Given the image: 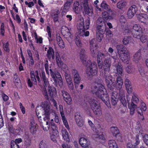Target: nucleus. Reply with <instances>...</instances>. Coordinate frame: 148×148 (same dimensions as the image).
Masks as SVG:
<instances>
[{"mask_svg": "<svg viewBox=\"0 0 148 148\" xmlns=\"http://www.w3.org/2000/svg\"><path fill=\"white\" fill-rule=\"evenodd\" d=\"M36 114L38 118L40 119L41 118H43V120L46 121V125L49 124L51 121H53L55 119V121L56 123H58L59 119L58 116L56 115L55 113H51V110L49 104L47 102H42L40 106H38L36 109Z\"/></svg>", "mask_w": 148, "mask_h": 148, "instance_id": "obj_1", "label": "nucleus"}, {"mask_svg": "<svg viewBox=\"0 0 148 148\" xmlns=\"http://www.w3.org/2000/svg\"><path fill=\"white\" fill-rule=\"evenodd\" d=\"M113 12L111 9L104 11L102 14V17H99L97 21L96 24L97 25V30L96 38L98 41H101L103 37V34L106 28V24L104 21H110L114 18Z\"/></svg>", "mask_w": 148, "mask_h": 148, "instance_id": "obj_2", "label": "nucleus"}, {"mask_svg": "<svg viewBox=\"0 0 148 148\" xmlns=\"http://www.w3.org/2000/svg\"><path fill=\"white\" fill-rule=\"evenodd\" d=\"M85 53L84 49L81 50L80 54L81 60L85 65L87 66L88 64L90 65L87 67L86 71L87 76L90 77L94 76L96 75L97 73V71L95 69L97 68L96 63L95 62H91L90 60H88L87 62V57Z\"/></svg>", "mask_w": 148, "mask_h": 148, "instance_id": "obj_3", "label": "nucleus"}, {"mask_svg": "<svg viewBox=\"0 0 148 148\" xmlns=\"http://www.w3.org/2000/svg\"><path fill=\"white\" fill-rule=\"evenodd\" d=\"M98 86H95L92 88V93L100 98L109 107V98L104 86L100 83H97Z\"/></svg>", "mask_w": 148, "mask_h": 148, "instance_id": "obj_4", "label": "nucleus"}, {"mask_svg": "<svg viewBox=\"0 0 148 148\" xmlns=\"http://www.w3.org/2000/svg\"><path fill=\"white\" fill-rule=\"evenodd\" d=\"M106 56V54L99 52L97 57V61L99 71L101 73L105 74L109 72L111 64L110 59H106L104 60L103 64H102L103 60Z\"/></svg>", "mask_w": 148, "mask_h": 148, "instance_id": "obj_5", "label": "nucleus"}, {"mask_svg": "<svg viewBox=\"0 0 148 148\" xmlns=\"http://www.w3.org/2000/svg\"><path fill=\"white\" fill-rule=\"evenodd\" d=\"M40 77H42L44 82V88L42 89V92L47 99L51 98L56 93V88L50 86L48 79L46 78L45 73L42 71Z\"/></svg>", "mask_w": 148, "mask_h": 148, "instance_id": "obj_6", "label": "nucleus"}, {"mask_svg": "<svg viewBox=\"0 0 148 148\" xmlns=\"http://www.w3.org/2000/svg\"><path fill=\"white\" fill-rule=\"evenodd\" d=\"M83 18H81L78 21L77 28L79 35L81 36H88L89 34L88 31H85L88 29L90 24L89 19H87L84 23Z\"/></svg>", "mask_w": 148, "mask_h": 148, "instance_id": "obj_7", "label": "nucleus"}, {"mask_svg": "<svg viewBox=\"0 0 148 148\" xmlns=\"http://www.w3.org/2000/svg\"><path fill=\"white\" fill-rule=\"evenodd\" d=\"M116 48L117 53L122 61L124 63L128 64L130 59V56L126 48L123 45L121 44L117 45Z\"/></svg>", "mask_w": 148, "mask_h": 148, "instance_id": "obj_8", "label": "nucleus"}, {"mask_svg": "<svg viewBox=\"0 0 148 148\" xmlns=\"http://www.w3.org/2000/svg\"><path fill=\"white\" fill-rule=\"evenodd\" d=\"M111 103L113 105H116L119 99L121 103L124 106L127 105V102L125 98V95L123 93H121L118 95V93L115 92H113L111 95Z\"/></svg>", "mask_w": 148, "mask_h": 148, "instance_id": "obj_9", "label": "nucleus"}, {"mask_svg": "<svg viewBox=\"0 0 148 148\" xmlns=\"http://www.w3.org/2000/svg\"><path fill=\"white\" fill-rule=\"evenodd\" d=\"M49 71L52 79L51 80H53L54 81L53 83L56 86H57L59 85L60 87H62L63 83L60 73L56 71H53L51 69L49 70Z\"/></svg>", "mask_w": 148, "mask_h": 148, "instance_id": "obj_10", "label": "nucleus"}, {"mask_svg": "<svg viewBox=\"0 0 148 148\" xmlns=\"http://www.w3.org/2000/svg\"><path fill=\"white\" fill-rule=\"evenodd\" d=\"M88 0H83L81 3V10L83 13L89 16H92L93 15L92 8L89 6L88 4Z\"/></svg>", "mask_w": 148, "mask_h": 148, "instance_id": "obj_11", "label": "nucleus"}, {"mask_svg": "<svg viewBox=\"0 0 148 148\" xmlns=\"http://www.w3.org/2000/svg\"><path fill=\"white\" fill-rule=\"evenodd\" d=\"M89 103L94 114L98 116H100L102 114V112L101 108L98 105L97 101L95 100L90 99Z\"/></svg>", "mask_w": 148, "mask_h": 148, "instance_id": "obj_12", "label": "nucleus"}, {"mask_svg": "<svg viewBox=\"0 0 148 148\" xmlns=\"http://www.w3.org/2000/svg\"><path fill=\"white\" fill-rule=\"evenodd\" d=\"M105 79L106 84L109 89L112 90L115 88V79L110 75H105Z\"/></svg>", "mask_w": 148, "mask_h": 148, "instance_id": "obj_13", "label": "nucleus"}, {"mask_svg": "<svg viewBox=\"0 0 148 148\" xmlns=\"http://www.w3.org/2000/svg\"><path fill=\"white\" fill-rule=\"evenodd\" d=\"M61 31L62 34L64 36L65 38L70 43L72 39L73 36L69 32V28L65 26H63L61 28Z\"/></svg>", "mask_w": 148, "mask_h": 148, "instance_id": "obj_14", "label": "nucleus"}, {"mask_svg": "<svg viewBox=\"0 0 148 148\" xmlns=\"http://www.w3.org/2000/svg\"><path fill=\"white\" fill-rule=\"evenodd\" d=\"M56 59L57 64L59 68L64 71L68 70V68L67 65L62 61L58 53H56Z\"/></svg>", "mask_w": 148, "mask_h": 148, "instance_id": "obj_15", "label": "nucleus"}, {"mask_svg": "<svg viewBox=\"0 0 148 148\" xmlns=\"http://www.w3.org/2000/svg\"><path fill=\"white\" fill-rule=\"evenodd\" d=\"M72 74L74 76V82L75 87L76 88H77L80 83L81 78L77 71L75 69H74L72 70Z\"/></svg>", "mask_w": 148, "mask_h": 148, "instance_id": "obj_16", "label": "nucleus"}, {"mask_svg": "<svg viewBox=\"0 0 148 148\" xmlns=\"http://www.w3.org/2000/svg\"><path fill=\"white\" fill-rule=\"evenodd\" d=\"M133 29L135 31V33L134 34V37L137 38H139L140 35L142 34V29L140 26L138 24H134L133 27Z\"/></svg>", "mask_w": 148, "mask_h": 148, "instance_id": "obj_17", "label": "nucleus"}, {"mask_svg": "<svg viewBox=\"0 0 148 148\" xmlns=\"http://www.w3.org/2000/svg\"><path fill=\"white\" fill-rule=\"evenodd\" d=\"M99 127L98 128L97 130L96 129H95V130L93 129V131L95 134L93 135V137L99 138L101 139L104 140L106 138V136L104 135L102 133V130L100 126H99Z\"/></svg>", "mask_w": 148, "mask_h": 148, "instance_id": "obj_18", "label": "nucleus"}, {"mask_svg": "<svg viewBox=\"0 0 148 148\" xmlns=\"http://www.w3.org/2000/svg\"><path fill=\"white\" fill-rule=\"evenodd\" d=\"M138 20L143 23L145 25L148 24V16L146 14L141 13L137 14Z\"/></svg>", "mask_w": 148, "mask_h": 148, "instance_id": "obj_19", "label": "nucleus"}, {"mask_svg": "<svg viewBox=\"0 0 148 148\" xmlns=\"http://www.w3.org/2000/svg\"><path fill=\"white\" fill-rule=\"evenodd\" d=\"M95 39H93L91 40L90 42V51L93 56L95 55L97 52V46L95 44Z\"/></svg>", "mask_w": 148, "mask_h": 148, "instance_id": "obj_20", "label": "nucleus"}, {"mask_svg": "<svg viewBox=\"0 0 148 148\" xmlns=\"http://www.w3.org/2000/svg\"><path fill=\"white\" fill-rule=\"evenodd\" d=\"M75 119L78 126L80 127H82L83 126L84 121L79 113L78 112L75 113Z\"/></svg>", "mask_w": 148, "mask_h": 148, "instance_id": "obj_21", "label": "nucleus"}, {"mask_svg": "<svg viewBox=\"0 0 148 148\" xmlns=\"http://www.w3.org/2000/svg\"><path fill=\"white\" fill-rule=\"evenodd\" d=\"M62 96L65 101L67 104L70 105L71 104L72 99L69 94L66 91H62Z\"/></svg>", "mask_w": 148, "mask_h": 148, "instance_id": "obj_22", "label": "nucleus"}, {"mask_svg": "<svg viewBox=\"0 0 148 148\" xmlns=\"http://www.w3.org/2000/svg\"><path fill=\"white\" fill-rule=\"evenodd\" d=\"M79 143L83 147L85 148H91L89 142H88L87 139L84 138H81L79 140Z\"/></svg>", "mask_w": 148, "mask_h": 148, "instance_id": "obj_23", "label": "nucleus"}, {"mask_svg": "<svg viewBox=\"0 0 148 148\" xmlns=\"http://www.w3.org/2000/svg\"><path fill=\"white\" fill-rule=\"evenodd\" d=\"M65 77L69 88L70 89L73 90V85L70 75L66 73Z\"/></svg>", "mask_w": 148, "mask_h": 148, "instance_id": "obj_24", "label": "nucleus"}, {"mask_svg": "<svg viewBox=\"0 0 148 148\" xmlns=\"http://www.w3.org/2000/svg\"><path fill=\"white\" fill-rule=\"evenodd\" d=\"M39 71H32L30 72L31 77L32 80L35 83H36V80L35 77H36L38 81L40 82V79L38 76Z\"/></svg>", "mask_w": 148, "mask_h": 148, "instance_id": "obj_25", "label": "nucleus"}, {"mask_svg": "<svg viewBox=\"0 0 148 148\" xmlns=\"http://www.w3.org/2000/svg\"><path fill=\"white\" fill-rule=\"evenodd\" d=\"M142 49H139L134 55L133 60L135 62L138 63L141 58Z\"/></svg>", "mask_w": 148, "mask_h": 148, "instance_id": "obj_26", "label": "nucleus"}, {"mask_svg": "<svg viewBox=\"0 0 148 148\" xmlns=\"http://www.w3.org/2000/svg\"><path fill=\"white\" fill-rule=\"evenodd\" d=\"M125 85L127 92L130 94L132 92V88L131 85V82L129 79H126L125 80Z\"/></svg>", "mask_w": 148, "mask_h": 148, "instance_id": "obj_27", "label": "nucleus"}, {"mask_svg": "<svg viewBox=\"0 0 148 148\" xmlns=\"http://www.w3.org/2000/svg\"><path fill=\"white\" fill-rule=\"evenodd\" d=\"M62 138L66 142H69V135L66 130L63 128L62 131Z\"/></svg>", "mask_w": 148, "mask_h": 148, "instance_id": "obj_28", "label": "nucleus"}, {"mask_svg": "<svg viewBox=\"0 0 148 148\" xmlns=\"http://www.w3.org/2000/svg\"><path fill=\"white\" fill-rule=\"evenodd\" d=\"M73 8L75 13L76 14H78L79 13L81 9V5H79L78 2H75L73 5Z\"/></svg>", "mask_w": 148, "mask_h": 148, "instance_id": "obj_29", "label": "nucleus"}, {"mask_svg": "<svg viewBox=\"0 0 148 148\" xmlns=\"http://www.w3.org/2000/svg\"><path fill=\"white\" fill-rule=\"evenodd\" d=\"M37 124L34 120L32 121L30 123L29 129L30 132L32 134L35 133L37 129L36 127Z\"/></svg>", "mask_w": 148, "mask_h": 148, "instance_id": "obj_30", "label": "nucleus"}, {"mask_svg": "<svg viewBox=\"0 0 148 148\" xmlns=\"http://www.w3.org/2000/svg\"><path fill=\"white\" fill-rule=\"evenodd\" d=\"M127 4V2L125 1H121L119 2L117 4V8L122 10L125 8Z\"/></svg>", "mask_w": 148, "mask_h": 148, "instance_id": "obj_31", "label": "nucleus"}, {"mask_svg": "<svg viewBox=\"0 0 148 148\" xmlns=\"http://www.w3.org/2000/svg\"><path fill=\"white\" fill-rule=\"evenodd\" d=\"M47 56L49 58H50L51 57L53 59L54 58V51L53 48L51 47H49V49L47 51Z\"/></svg>", "mask_w": 148, "mask_h": 148, "instance_id": "obj_32", "label": "nucleus"}, {"mask_svg": "<svg viewBox=\"0 0 148 148\" xmlns=\"http://www.w3.org/2000/svg\"><path fill=\"white\" fill-rule=\"evenodd\" d=\"M123 84V80L121 77H118L116 79V83L115 87L120 89L121 88Z\"/></svg>", "mask_w": 148, "mask_h": 148, "instance_id": "obj_33", "label": "nucleus"}, {"mask_svg": "<svg viewBox=\"0 0 148 148\" xmlns=\"http://www.w3.org/2000/svg\"><path fill=\"white\" fill-rule=\"evenodd\" d=\"M108 51L110 53V55L114 60H116L117 58V55L116 53H114V50L111 47H110L108 50Z\"/></svg>", "mask_w": 148, "mask_h": 148, "instance_id": "obj_34", "label": "nucleus"}, {"mask_svg": "<svg viewBox=\"0 0 148 148\" xmlns=\"http://www.w3.org/2000/svg\"><path fill=\"white\" fill-rule=\"evenodd\" d=\"M128 106L130 110V114L132 115L133 114L134 112L135 108H136L137 107L136 106L134 103H131V104H130L128 103Z\"/></svg>", "mask_w": 148, "mask_h": 148, "instance_id": "obj_35", "label": "nucleus"}, {"mask_svg": "<svg viewBox=\"0 0 148 148\" xmlns=\"http://www.w3.org/2000/svg\"><path fill=\"white\" fill-rule=\"evenodd\" d=\"M56 40L60 48H63L64 47V43L60 36H57Z\"/></svg>", "mask_w": 148, "mask_h": 148, "instance_id": "obj_36", "label": "nucleus"}, {"mask_svg": "<svg viewBox=\"0 0 148 148\" xmlns=\"http://www.w3.org/2000/svg\"><path fill=\"white\" fill-rule=\"evenodd\" d=\"M123 29L124 33L126 34L130 33L132 31V27L129 24L124 26Z\"/></svg>", "mask_w": 148, "mask_h": 148, "instance_id": "obj_37", "label": "nucleus"}, {"mask_svg": "<svg viewBox=\"0 0 148 148\" xmlns=\"http://www.w3.org/2000/svg\"><path fill=\"white\" fill-rule=\"evenodd\" d=\"M48 124L49 125L50 124L51 125V129L50 130V133H53L56 134L58 133V131L57 130L56 126L53 123H51L50 122V123L49 124Z\"/></svg>", "mask_w": 148, "mask_h": 148, "instance_id": "obj_38", "label": "nucleus"}, {"mask_svg": "<svg viewBox=\"0 0 148 148\" xmlns=\"http://www.w3.org/2000/svg\"><path fill=\"white\" fill-rule=\"evenodd\" d=\"M109 148H118V146L114 140H110L108 142Z\"/></svg>", "mask_w": 148, "mask_h": 148, "instance_id": "obj_39", "label": "nucleus"}, {"mask_svg": "<svg viewBox=\"0 0 148 148\" xmlns=\"http://www.w3.org/2000/svg\"><path fill=\"white\" fill-rule=\"evenodd\" d=\"M75 43L78 47H81L82 45V44L81 43V40L79 38V37L76 34L75 35Z\"/></svg>", "mask_w": 148, "mask_h": 148, "instance_id": "obj_40", "label": "nucleus"}, {"mask_svg": "<svg viewBox=\"0 0 148 148\" xmlns=\"http://www.w3.org/2000/svg\"><path fill=\"white\" fill-rule=\"evenodd\" d=\"M0 33L2 36H3L5 32L4 24L3 22H0Z\"/></svg>", "mask_w": 148, "mask_h": 148, "instance_id": "obj_41", "label": "nucleus"}, {"mask_svg": "<svg viewBox=\"0 0 148 148\" xmlns=\"http://www.w3.org/2000/svg\"><path fill=\"white\" fill-rule=\"evenodd\" d=\"M14 79H15L14 82L16 86L17 87L20 86L21 85L20 80L18 76L16 74L14 75Z\"/></svg>", "mask_w": 148, "mask_h": 148, "instance_id": "obj_42", "label": "nucleus"}, {"mask_svg": "<svg viewBox=\"0 0 148 148\" xmlns=\"http://www.w3.org/2000/svg\"><path fill=\"white\" fill-rule=\"evenodd\" d=\"M132 8L135 9L134 8L132 7V8H130L128 10L127 13V16L129 18H132L135 14L134 13H133V12H132Z\"/></svg>", "mask_w": 148, "mask_h": 148, "instance_id": "obj_43", "label": "nucleus"}, {"mask_svg": "<svg viewBox=\"0 0 148 148\" xmlns=\"http://www.w3.org/2000/svg\"><path fill=\"white\" fill-rule=\"evenodd\" d=\"M50 138L51 139L54 143L57 142V138L58 136V133L56 134L53 133H50Z\"/></svg>", "mask_w": 148, "mask_h": 148, "instance_id": "obj_44", "label": "nucleus"}, {"mask_svg": "<svg viewBox=\"0 0 148 148\" xmlns=\"http://www.w3.org/2000/svg\"><path fill=\"white\" fill-rule=\"evenodd\" d=\"M131 41V38L130 37L126 36L124 37L123 40V44L127 45Z\"/></svg>", "mask_w": 148, "mask_h": 148, "instance_id": "obj_45", "label": "nucleus"}, {"mask_svg": "<svg viewBox=\"0 0 148 148\" xmlns=\"http://www.w3.org/2000/svg\"><path fill=\"white\" fill-rule=\"evenodd\" d=\"M134 69L131 65H129L126 68V71L128 73H133L134 72Z\"/></svg>", "mask_w": 148, "mask_h": 148, "instance_id": "obj_46", "label": "nucleus"}, {"mask_svg": "<svg viewBox=\"0 0 148 148\" xmlns=\"http://www.w3.org/2000/svg\"><path fill=\"white\" fill-rule=\"evenodd\" d=\"M105 29L104 32L106 31V38L108 39L109 40L112 36L113 34L112 33V32L110 30L108 29L107 30L106 27Z\"/></svg>", "mask_w": 148, "mask_h": 148, "instance_id": "obj_47", "label": "nucleus"}, {"mask_svg": "<svg viewBox=\"0 0 148 148\" xmlns=\"http://www.w3.org/2000/svg\"><path fill=\"white\" fill-rule=\"evenodd\" d=\"M71 5V2L67 1L64 5L63 10L64 12H67L69 10Z\"/></svg>", "mask_w": 148, "mask_h": 148, "instance_id": "obj_48", "label": "nucleus"}, {"mask_svg": "<svg viewBox=\"0 0 148 148\" xmlns=\"http://www.w3.org/2000/svg\"><path fill=\"white\" fill-rule=\"evenodd\" d=\"M101 7L102 8L107 10L110 9L109 8L108 5L107 4L106 2L105 1H103L101 4Z\"/></svg>", "mask_w": 148, "mask_h": 148, "instance_id": "obj_49", "label": "nucleus"}, {"mask_svg": "<svg viewBox=\"0 0 148 148\" xmlns=\"http://www.w3.org/2000/svg\"><path fill=\"white\" fill-rule=\"evenodd\" d=\"M61 116L64 125L67 129H69V126L66 119L64 116V114L61 115Z\"/></svg>", "mask_w": 148, "mask_h": 148, "instance_id": "obj_50", "label": "nucleus"}, {"mask_svg": "<svg viewBox=\"0 0 148 148\" xmlns=\"http://www.w3.org/2000/svg\"><path fill=\"white\" fill-rule=\"evenodd\" d=\"M115 66L116 69V73L119 74H122L123 72V70L120 65L119 64L116 66Z\"/></svg>", "mask_w": 148, "mask_h": 148, "instance_id": "obj_51", "label": "nucleus"}, {"mask_svg": "<svg viewBox=\"0 0 148 148\" xmlns=\"http://www.w3.org/2000/svg\"><path fill=\"white\" fill-rule=\"evenodd\" d=\"M59 14V11L56 10L54 12L53 15V18L54 22L58 21V15Z\"/></svg>", "mask_w": 148, "mask_h": 148, "instance_id": "obj_52", "label": "nucleus"}, {"mask_svg": "<svg viewBox=\"0 0 148 148\" xmlns=\"http://www.w3.org/2000/svg\"><path fill=\"white\" fill-rule=\"evenodd\" d=\"M110 130L112 133L115 136L119 133V131L116 127H111Z\"/></svg>", "mask_w": 148, "mask_h": 148, "instance_id": "obj_53", "label": "nucleus"}, {"mask_svg": "<svg viewBox=\"0 0 148 148\" xmlns=\"http://www.w3.org/2000/svg\"><path fill=\"white\" fill-rule=\"evenodd\" d=\"M47 145L46 141L45 140H42L39 144L40 148H47Z\"/></svg>", "mask_w": 148, "mask_h": 148, "instance_id": "obj_54", "label": "nucleus"}, {"mask_svg": "<svg viewBox=\"0 0 148 148\" xmlns=\"http://www.w3.org/2000/svg\"><path fill=\"white\" fill-rule=\"evenodd\" d=\"M147 36L145 35H143L142 34L140 35V37L139 38L140 39L141 41L143 42L144 43L146 42L147 40Z\"/></svg>", "mask_w": 148, "mask_h": 148, "instance_id": "obj_55", "label": "nucleus"}, {"mask_svg": "<svg viewBox=\"0 0 148 148\" xmlns=\"http://www.w3.org/2000/svg\"><path fill=\"white\" fill-rule=\"evenodd\" d=\"M9 44L8 42L4 44L3 45V48L4 50L6 52H9L10 51V49L9 48Z\"/></svg>", "mask_w": 148, "mask_h": 148, "instance_id": "obj_56", "label": "nucleus"}, {"mask_svg": "<svg viewBox=\"0 0 148 148\" xmlns=\"http://www.w3.org/2000/svg\"><path fill=\"white\" fill-rule=\"evenodd\" d=\"M143 140L146 145H148V135L145 134L143 137Z\"/></svg>", "mask_w": 148, "mask_h": 148, "instance_id": "obj_57", "label": "nucleus"}, {"mask_svg": "<svg viewBox=\"0 0 148 148\" xmlns=\"http://www.w3.org/2000/svg\"><path fill=\"white\" fill-rule=\"evenodd\" d=\"M22 139L21 138H18L16 139L15 140V141H11V144L12 142H14V143L13 144L14 145H15V144L16 145H18L17 144L20 143L22 142Z\"/></svg>", "mask_w": 148, "mask_h": 148, "instance_id": "obj_58", "label": "nucleus"}, {"mask_svg": "<svg viewBox=\"0 0 148 148\" xmlns=\"http://www.w3.org/2000/svg\"><path fill=\"white\" fill-rule=\"evenodd\" d=\"M138 101V98L135 95L132 96V99L131 103H136Z\"/></svg>", "mask_w": 148, "mask_h": 148, "instance_id": "obj_59", "label": "nucleus"}, {"mask_svg": "<svg viewBox=\"0 0 148 148\" xmlns=\"http://www.w3.org/2000/svg\"><path fill=\"white\" fill-rule=\"evenodd\" d=\"M12 16L14 19L16 20L17 22L20 23L21 22V20L19 16L18 15H16L15 17H14V15L12 14Z\"/></svg>", "mask_w": 148, "mask_h": 148, "instance_id": "obj_60", "label": "nucleus"}, {"mask_svg": "<svg viewBox=\"0 0 148 148\" xmlns=\"http://www.w3.org/2000/svg\"><path fill=\"white\" fill-rule=\"evenodd\" d=\"M88 123L89 125L92 127L93 130V129H94V130H95V129H96V130H97L98 128L99 127H96V128H95L92 122L90 120H88Z\"/></svg>", "mask_w": 148, "mask_h": 148, "instance_id": "obj_61", "label": "nucleus"}, {"mask_svg": "<svg viewBox=\"0 0 148 148\" xmlns=\"http://www.w3.org/2000/svg\"><path fill=\"white\" fill-rule=\"evenodd\" d=\"M132 143L134 142H130L128 143L127 144V148H134L135 146H134V144L133 145Z\"/></svg>", "mask_w": 148, "mask_h": 148, "instance_id": "obj_62", "label": "nucleus"}, {"mask_svg": "<svg viewBox=\"0 0 148 148\" xmlns=\"http://www.w3.org/2000/svg\"><path fill=\"white\" fill-rule=\"evenodd\" d=\"M35 40H36V42L37 43L41 44L42 42L43 38L41 37L38 36L37 38V39H36Z\"/></svg>", "mask_w": 148, "mask_h": 148, "instance_id": "obj_63", "label": "nucleus"}, {"mask_svg": "<svg viewBox=\"0 0 148 148\" xmlns=\"http://www.w3.org/2000/svg\"><path fill=\"white\" fill-rule=\"evenodd\" d=\"M132 7L134 8L135 9L132 8V12H133L135 14L136 13L138 10V8L135 5H133L130 8H132Z\"/></svg>", "mask_w": 148, "mask_h": 148, "instance_id": "obj_64", "label": "nucleus"}]
</instances>
